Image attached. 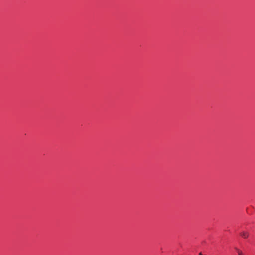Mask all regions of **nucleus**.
<instances>
[{
	"mask_svg": "<svg viewBox=\"0 0 255 255\" xmlns=\"http://www.w3.org/2000/svg\"><path fill=\"white\" fill-rule=\"evenodd\" d=\"M235 250L237 252L238 255H245L243 253V252L242 251H241L240 250H239V249L236 248Z\"/></svg>",
	"mask_w": 255,
	"mask_h": 255,
	"instance_id": "2",
	"label": "nucleus"
},
{
	"mask_svg": "<svg viewBox=\"0 0 255 255\" xmlns=\"http://www.w3.org/2000/svg\"><path fill=\"white\" fill-rule=\"evenodd\" d=\"M240 235L244 239H247L249 237V233L246 231H243L240 233Z\"/></svg>",
	"mask_w": 255,
	"mask_h": 255,
	"instance_id": "1",
	"label": "nucleus"
}]
</instances>
